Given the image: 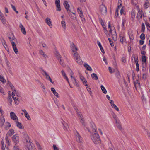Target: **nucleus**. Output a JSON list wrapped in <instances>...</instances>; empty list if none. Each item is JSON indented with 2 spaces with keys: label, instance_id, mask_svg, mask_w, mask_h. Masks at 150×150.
Instances as JSON below:
<instances>
[{
  "label": "nucleus",
  "instance_id": "1",
  "mask_svg": "<svg viewBox=\"0 0 150 150\" xmlns=\"http://www.w3.org/2000/svg\"><path fill=\"white\" fill-rule=\"evenodd\" d=\"M108 28L109 29V33H108V31L106 29V27H104V32L107 36H111L113 39L114 40H116L117 39V36L116 31L114 28L111 27L110 25V22H109L108 25Z\"/></svg>",
  "mask_w": 150,
  "mask_h": 150
},
{
  "label": "nucleus",
  "instance_id": "2",
  "mask_svg": "<svg viewBox=\"0 0 150 150\" xmlns=\"http://www.w3.org/2000/svg\"><path fill=\"white\" fill-rule=\"evenodd\" d=\"M94 130L91 136V139L95 144H99L100 142V140L99 135L95 129H94Z\"/></svg>",
  "mask_w": 150,
  "mask_h": 150
},
{
  "label": "nucleus",
  "instance_id": "3",
  "mask_svg": "<svg viewBox=\"0 0 150 150\" xmlns=\"http://www.w3.org/2000/svg\"><path fill=\"white\" fill-rule=\"evenodd\" d=\"M75 137L76 141L79 143H82L83 139L80 134L77 131L75 133Z\"/></svg>",
  "mask_w": 150,
  "mask_h": 150
},
{
  "label": "nucleus",
  "instance_id": "4",
  "mask_svg": "<svg viewBox=\"0 0 150 150\" xmlns=\"http://www.w3.org/2000/svg\"><path fill=\"white\" fill-rule=\"evenodd\" d=\"M100 11L101 13L103 15H105L107 13L106 8L105 6L102 5L100 6Z\"/></svg>",
  "mask_w": 150,
  "mask_h": 150
},
{
  "label": "nucleus",
  "instance_id": "5",
  "mask_svg": "<svg viewBox=\"0 0 150 150\" xmlns=\"http://www.w3.org/2000/svg\"><path fill=\"white\" fill-rule=\"evenodd\" d=\"M122 3L121 0H119L118 1L117 8L116 10V12L115 13V16H116L117 14V16L118 14V10L120 8L122 7Z\"/></svg>",
  "mask_w": 150,
  "mask_h": 150
},
{
  "label": "nucleus",
  "instance_id": "6",
  "mask_svg": "<svg viewBox=\"0 0 150 150\" xmlns=\"http://www.w3.org/2000/svg\"><path fill=\"white\" fill-rule=\"evenodd\" d=\"M11 43L13 49L15 52V53L16 54H17L18 52V51L17 48L16 47L15 44V43L14 42H13V40H11Z\"/></svg>",
  "mask_w": 150,
  "mask_h": 150
},
{
  "label": "nucleus",
  "instance_id": "7",
  "mask_svg": "<svg viewBox=\"0 0 150 150\" xmlns=\"http://www.w3.org/2000/svg\"><path fill=\"white\" fill-rule=\"evenodd\" d=\"M10 115L11 118L12 119L14 120L15 122L16 121H18V119L16 115L14 112H10Z\"/></svg>",
  "mask_w": 150,
  "mask_h": 150
},
{
  "label": "nucleus",
  "instance_id": "8",
  "mask_svg": "<svg viewBox=\"0 0 150 150\" xmlns=\"http://www.w3.org/2000/svg\"><path fill=\"white\" fill-rule=\"evenodd\" d=\"M71 47L73 53H78L77 52V51L78 50V49L77 47L75 46V45L73 43H72L71 44Z\"/></svg>",
  "mask_w": 150,
  "mask_h": 150
},
{
  "label": "nucleus",
  "instance_id": "9",
  "mask_svg": "<svg viewBox=\"0 0 150 150\" xmlns=\"http://www.w3.org/2000/svg\"><path fill=\"white\" fill-rule=\"evenodd\" d=\"M12 138L13 141L16 143L17 144L19 142V137L18 134H16L13 135Z\"/></svg>",
  "mask_w": 150,
  "mask_h": 150
},
{
  "label": "nucleus",
  "instance_id": "10",
  "mask_svg": "<svg viewBox=\"0 0 150 150\" xmlns=\"http://www.w3.org/2000/svg\"><path fill=\"white\" fill-rule=\"evenodd\" d=\"M25 137L27 138V139L25 140L27 144H26V146L27 148H28V147H29V145H32L31 143L30 142V139H29L28 136L26 134H25Z\"/></svg>",
  "mask_w": 150,
  "mask_h": 150
},
{
  "label": "nucleus",
  "instance_id": "11",
  "mask_svg": "<svg viewBox=\"0 0 150 150\" xmlns=\"http://www.w3.org/2000/svg\"><path fill=\"white\" fill-rule=\"evenodd\" d=\"M55 3L57 8V11H61V8L60 7V0H56Z\"/></svg>",
  "mask_w": 150,
  "mask_h": 150
},
{
  "label": "nucleus",
  "instance_id": "12",
  "mask_svg": "<svg viewBox=\"0 0 150 150\" xmlns=\"http://www.w3.org/2000/svg\"><path fill=\"white\" fill-rule=\"evenodd\" d=\"M116 120V126L117 128L120 131H122L123 130V129L122 127L121 124L120 122H118L117 119Z\"/></svg>",
  "mask_w": 150,
  "mask_h": 150
},
{
  "label": "nucleus",
  "instance_id": "13",
  "mask_svg": "<svg viewBox=\"0 0 150 150\" xmlns=\"http://www.w3.org/2000/svg\"><path fill=\"white\" fill-rule=\"evenodd\" d=\"M80 78L83 84L84 85L86 86H88V85L87 84V81L82 75H81L80 76Z\"/></svg>",
  "mask_w": 150,
  "mask_h": 150
},
{
  "label": "nucleus",
  "instance_id": "14",
  "mask_svg": "<svg viewBox=\"0 0 150 150\" xmlns=\"http://www.w3.org/2000/svg\"><path fill=\"white\" fill-rule=\"evenodd\" d=\"M78 115L80 119V121L82 123L83 125H85L84 120L83 118V116L81 114V113L79 112L78 113Z\"/></svg>",
  "mask_w": 150,
  "mask_h": 150
},
{
  "label": "nucleus",
  "instance_id": "15",
  "mask_svg": "<svg viewBox=\"0 0 150 150\" xmlns=\"http://www.w3.org/2000/svg\"><path fill=\"white\" fill-rule=\"evenodd\" d=\"M45 22L50 28H52V22L51 19L49 18H47L45 20Z\"/></svg>",
  "mask_w": 150,
  "mask_h": 150
},
{
  "label": "nucleus",
  "instance_id": "16",
  "mask_svg": "<svg viewBox=\"0 0 150 150\" xmlns=\"http://www.w3.org/2000/svg\"><path fill=\"white\" fill-rule=\"evenodd\" d=\"M19 27L21 28V30L22 33L25 35H26V32L25 30V28L21 23H20V24Z\"/></svg>",
  "mask_w": 150,
  "mask_h": 150
},
{
  "label": "nucleus",
  "instance_id": "17",
  "mask_svg": "<svg viewBox=\"0 0 150 150\" xmlns=\"http://www.w3.org/2000/svg\"><path fill=\"white\" fill-rule=\"evenodd\" d=\"M43 72L45 74V76H46V79L49 80L50 81L52 84L54 83V82L52 81L51 78L49 75L45 71H43Z\"/></svg>",
  "mask_w": 150,
  "mask_h": 150
},
{
  "label": "nucleus",
  "instance_id": "18",
  "mask_svg": "<svg viewBox=\"0 0 150 150\" xmlns=\"http://www.w3.org/2000/svg\"><path fill=\"white\" fill-rule=\"evenodd\" d=\"M21 111L24 112L25 117L28 120H30L31 119L30 116L26 110L25 109H23Z\"/></svg>",
  "mask_w": 150,
  "mask_h": 150
},
{
  "label": "nucleus",
  "instance_id": "19",
  "mask_svg": "<svg viewBox=\"0 0 150 150\" xmlns=\"http://www.w3.org/2000/svg\"><path fill=\"white\" fill-rule=\"evenodd\" d=\"M1 144L2 150H10L7 146H6V144H5L3 140L1 141Z\"/></svg>",
  "mask_w": 150,
  "mask_h": 150
},
{
  "label": "nucleus",
  "instance_id": "20",
  "mask_svg": "<svg viewBox=\"0 0 150 150\" xmlns=\"http://www.w3.org/2000/svg\"><path fill=\"white\" fill-rule=\"evenodd\" d=\"M77 11L79 15V16L83 18V15L81 8L80 7H78L77 8Z\"/></svg>",
  "mask_w": 150,
  "mask_h": 150
},
{
  "label": "nucleus",
  "instance_id": "21",
  "mask_svg": "<svg viewBox=\"0 0 150 150\" xmlns=\"http://www.w3.org/2000/svg\"><path fill=\"white\" fill-rule=\"evenodd\" d=\"M62 123L64 126L63 128L66 131H68L69 130V128L68 124L64 121L62 122Z\"/></svg>",
  "mask_w": 150,
  "mask_h": 150
},
{
  "label": "nucleus",
  "instance_id": "22",
  "mask_svg": "<svg viewBox=\"0 0 150 150\" xmlns=\"http://www.w3.org/2000/svg\"><path fill=\"white\" fill-rule=\"evenodd\" d=\"M144 16L143 14V12L142 11L139 10L137 14V17L139 19H141L142 17V16Z\"/></svg>",
  "mask_w": 150,
  "mask_h": 150
},
{
  "label": "nucleus",
  "instance_id": "23",
  "mask_svg": "<svg viewBox=\"0 0 150 150\" xmlns=\"http://www.w3.org/2000/svg\"><path fill=\"white\" fill-rule=\"evenodd\" d=\"M133 34V33L132 31L131 30H129V38L131 40H133L134 39Z\"/></svg>",
  "mask_w": 150,
  "mask_h": 150
},
{
  "label": "nucleus",
  "instance_id": "24",
  "mask_svg": "<svg viewBox=\"0 0 150 150\" xmlns=\"http://www.w3.org/2000/svg\"><path fill=\"white\" fill-rule=\"evenodd\" d=\"M120 42L122 43H123L126 41V39L124 35H120Z\"/></svg>",
  "mask_w": 150,
  "mask_h": 150
},
{
  "label": "nucleus",
  "instance_id": "25",
  "mask_svg": "<svg viewBox=\"0 0 150 150\" xmlns=\"http://www.w3.org/2000/svg\"><path fill=\"white\" fill-rule=\"evenodd\" d=\"M51 91L53 93V94L57 97H59L58 94V93L56 91L55 89L53 88L52 87L51 88Z\"/></svg>",
  "mask_w": 150,
  "mask_h": 150
},
{
  "label": "nucleus",
  "instance_id": "26",
  "mask_svg": "<svg viewBox=\"0 0 150 150\" xmlns=\"http://www.w3.org/2000/svg\"><path fill=\"white\" fill-rule=\"evenodd\" d=\"M64 5L67 11L69 10L70 6L67 2L64 1Z\"/></svg>",
  "mask_w": 150,
  "mask_h": 150
},
{
  "label": "nucleus",
  "instance_id": "27",
  "mask_svg": "<svg viewBox=\"0 0 150 150\" xmlns=\"http://www.w3.org/2000/svg\"><path fill=\"white\" fill-rule=\"evenodd\" d=\"M73 55L74 59L75 61L76 60L81 58L79 55L78 53H73Z\"/></svg>",
  "mask_w": 150,
  "mask_h": 150
},
{
  "label": "nucleus",
  "instance_id": "28",
  "mask_svg": "<svg viewBox=\"0 0 150 150\" xmlns=\"http://www.w3.org/2000/svg\"><path fill=\"white\" fill-rule=\"evenodd\" d=\"M14 133V130L13 129H10L7 133L6 135H9L11 136L13 135Z\"/></svg>",
  "mask_w": 150,
  "mask_h": 150
},
{
  "label": "nucleus",
  "instance_id": "29",
  "mask_svg": "<svg viewBox=\"0 0 150 150\" xmlns=\"http://www.w3.org/2000/svg\"><path fill=\"white\" fill-rule=\"evenodd\" d=\"M84 66L87 70L90 71H91L92 69L90 66L87 64H85Z\"/></svg>",
  "mask_w": 150,
  "mask_h": 150
},
{
  "label": "nucleus",
  "instance_id": "30",
  "mask_svg": "<svg viewBox=\"0 0 150 150\" xmlns=\"http://www.w3.org/2000/svg\"><path fill=\"white\" fill-rule=\"evenodd\" d=\"M91 76L92 79L94 80H97L98 79L97 75L94 73H92L91 75Z\"/></svg>",
  "mask_w": 150,
  "mask_h": 150
},
{
  "label": "nucleus",
  "instance_id": "31",
  "mask_svg": "<svg viewBox=\"0 0 150 150\" xmlns=\"http://www.w3.org/2000/svg\"><path fill=\"white\" fill-rule=\"evenodd\" d=\"M100 88L102 91V92L105 94H106L107 93V91L105 87L102 85L100 86Z\"/></svg>",
  "mask_w": 150,
  "mask_h": 150
},
{
  "label": "nucleus",
  "instance_id": "32",
  "mask_svg": "<svg viewBox=\"0 0 150 150\" xmlns=\"http://www.w3.org/2000/svg\"><path fill=\"white\" fill-rule=\"evenodd\" d=\"M15 122H16V125L17 127L20 129L23 128V127L22 124L21 123L18 122V121H16Z\"/></svg>",
  "mask_w": 150,
  "mask_h": 150
},
{
  "label": "nucleus",
  "instance_id": "33",
  "mask_svg": "<svg viewBox=\"0 0 150 150\" xmlns=\"http://www.w3.org/2000/svg\"><path fill=\"white\" fill-rule=\"evenodd\" d=\"M61 24L62 27L63 28L64 30H65L66 28V24L65 21L62 20L61 22Z\"/></svg>",
  "mask_w": 150,
  "mask_h": 150
},
{
  "label": "nucleus",
  "instance_id": "34",
  "mask_svg": "<svg viewBox=\"0 0 150 150\" xmlns=\"http://www.w3.org/2000/svg\"><path fill=\"white\" fill-rule=\"evenodd\" d=\"M10 127L11 124L9 122H7L5 123V128L6 129H8Z\"/></svg>",
  "mask_w": 150,
  "mask_h": 150
},
{
  "label": "nucleus",
  "instance_id": "35",
  "mask_svg": "<svg viewBox=\"0 0 150 150\" xmlns=\"http://www.w3.org/2000/svg\"><path fill=\"white\" fill-rule=\"evenodd\" d=\"M76 62L78 64L81 65L83 64V62L81 59V58H80L76 60Z\"/></svg>",
  "mask_w": 150,
  "mask_h": 150
},
{
  "label": "nucleus",
  "instance_id": "36",
  "mask_svg": "<svg viewBox=\"0 0 150 150\" xmlns=\"http://www.w3.org/2000/svg\"><path fill=\"white\" fill-rule=\"evenodd\" d=\"M0 20L3 24H5L6 23V21L3 16L0 17Z\"/></svg>",
  "mask_w": 150,
  "mask_h": 150
},
{
  "label": "nucleus",
  "instance_id": "37",
  "mask_svg": "<svg viewBox=\"0 0 150 150\" xmlns=\"http://www.w3.org/2000/svg\"><path fill=\"white\" fill-rule=\"evenodd\" d=\"M149 6V4L148 1H146L144 4V8H147Z\"/></svg>",
  "mask_w": 150,
  "mask_h": 150
},
{
  "label": "nucleus",
  "instance_id": "38",
  "mask_svg": "<svg viewBox=\"0 0 150 150\" xmlns=\"http://www.w3.org/2000/svg\"><path fill=\"white\" fill-rule=\"evenodd\" d=\"M5 122V119L3 117H1L0 123L1 125H3Z\"/></svg>",
  "mask_w": 150,
  "mask_h": 150
},
{
  "label": "nucleus",
  "instance_id": "39",
  "mask_svg": "<svg viewBox=\"0 0 150 150\" xmlns=\"http://www.w3.org/2000/svg\"><path fill=\"white\" fill-rule=\"evenodd\" d=\"M135 16V12L133 10L132 11L131 13V17L133 19Z\"/></svg>",
  "mask_w": 150,
  "mask_h": 150
},
{
  "label": "nucleus",
  "instance_id": "40",
  "mask_svg": "<svg viewBox=\"0 0 150 150\" xmlns=\"http://www.w3.org/2000/svg\"><path fill=\"white\" fill-rule=\"evenodd\" d=\"M146 57L145 56H142V63H144L146 62Z\"/></svg>",
  "mask_w": 150,
  "mask_h": 150
},
{
  "label": "nucleus",
  "instance_id": "41",
  "mask_svg": "<svg viewBox=\"0 0 150 150\" xmlns=\"http://www.w3.org/2000/svg\"><path fill=\"white\" fill-rule=\"evenodd\" d=\"M40 54L42 55L43 56L45 57H47V55L42 50H40Z\"/></svg>",
  "mask_w": 150,
  "mask_h": 150
},
{
  "label": "nucleus",
  "instance_id": "42",
  "mask_svg": "<svg viewBox=\"0 0 150 150\" xmlns=\"http://www.w3.org/2000/svg\"><path fill=\"white\" fill-rule=\"evenodd\" d=\"M16 94V91L15 90H14V91H12L11 95L13 98H14V96H15V94Z\"/></svg>",
  "mask_w": 150,
  "mask_h": 150
},
{
  "label": "nucleus",
  "instance_id": "43",
  "mask_svg": "<svg viewBox=\"0 0 150 150\" xmlns=\"http://www.w3.org/2000/svg\"><path fill=\"white\" fill-rule=\"evenodd\" d=\"M13 99L14 100L15 103L16 104L18 105V100L17 98L15 97L13 98Z\"/></svg>",
  "mask_w": 150,
  "mask_h": 150
},
{
  "label": "nucleus",
  "instance_id": "44",
  "mask_svg": "<svg viewBox=\"0 0 150 150\" xmlns=\"http://www.w3.org/2000/svg\"><path fill=\"white\" fill-rule=\"evenodd\" d=\"M0 80L3 83L6 82V80L3 78V77L0 75Z\"/></svg>",
  "mask_w": 150,
  "mask_h": 150
},
{
  "label": "nucleus",
  "instance_id": "45",
  "mask_svg": "<svg viewBox=\"0 0 150 150\" xmlns=\"http://www.w3.org/2000/svg\"><path fill=\"white\" fill-rule=\"evenodd\" d=\"M71 77V79H73L74 81H75V78L74 77L73 73L71 71V72L70 73Z\"/></svg>",
  "mask_w": 150,
  "mask_h": 150
},
{
  "label": "nucleus",
  "instance_id": "46",
  "mask_svg": "<svg viewBox=\"0 0 150 150\" xmlns=\"http://www.w3.org/2000/svg\"><path fill=\"white\" fill-rule=\"evenodd\" d=\"M28 150H34V147L32 146V145H29L27 148Z\"/></svg>",
  "mask_w": 150,
  "mask_h": 150
},
{
  "label": "nucleus",
  "instance_id": "47",
  "mask_svg": "<svg viewBox=\"0 0 150 150\" xmlns=\"http://www.w3.org/2000/svg\"><path fill=\"white\" fill-rule=\"evenodd\" d=\"M100 21L103 28H104V27H106L104 25V23L103 22V20L101 19L100 20Z\"/></svg>",
  "mask_w": 150,
  "mask_h": 150
},
{
  "label": "nucleus",
  "instance_id": "48",
  "mask_svg": "<svg viewBox=\"0 0 150 150\" xmlns=\"http://www.w3.org/2000/svg\"><path fill=\"white\" fill-rule=\"evenodd\" d=\"M112 107L116 110L117 111H119V108L116 106V105L115 104L112 106Z\"/></svg>",
  "mask_w": 150,
  "mask_h": 150
},
{
  "label": "nucleus",
  "instance_id": "49",
  "mask_svg": "<svg viewBox=\"0 0 150 150\" xmlns=\"http://www.w3.org/2000/svg\"><path fill=\"white\" fill-rule=\"evenodd\" d=\"M145 38V35L144 33H142L140 36V38L142 40H144Z\"/></svg>",
  "mask_w": 150,
  "mask_h": 150
},
{
  "label": "nucleus",
  "instance_id": "50",
  "mask_svg": "<svg viewBox=\"0 0 150 150\" xmlns=\"http://www.w3.org/2000/svg\"><path fill=\"white\" fill-rule=\"evenodd\" d=\"M53 147L54 150H59V148L55 144L53 145Z\"/></svg>",
  "mask_w": 150,
  "mask_h": 150
},
{
  "label": "nucleus",
  "instance_id": "51",
  "mask_svg": "<svg viewBox=\"0 0 150 150\" xmlns=\"http://www.w3.org/2000/svg\"><path fill=\"white\" fill-rule=\"evenodd\" d=\"M120 13L121 15L124 14V9L123 7H122L121 8L120 10Z\"/></svg>",
  "mask_w": 150,
  "mask_h": 150
},
{
  "label": "nucleus",
  "instance_id": "52",
  "mask_svg": "<svg viewBox=\"0 0 150 150\" xmlns=\"http://www.w3.org/2000/svg\"><path fill=\"white\" fill-rule=\"evenodd\" d=\"M145 29L144 24V23H142V32H144Z\"/></svg>",
  "mask_w": 150,
  "mask_h": 150
},
{
  "label": "nucleus",
  "instance_id": "53",
  "mask_svg": "<svg viewBox=\"0 0 150 150\" xmlns=\"http://www.w3.org/2000/svg\"><path fill=\"white\" fill-rule=\"evenodd\" d=\"M136 70L137 71H138L139 70V67L138 62H137L136 64Z\"/></svg>",
  "mask_w": 150,
  "mask_h": 150
},
{
  "label": "nucleus",
  "instance_id": "54",
  "mask_svg": "<svg viewBox=\"0 0 150 150\" xmlns=\"http://www.w3.org/2000/svg\"><path fill=\"white\" fill-rule=\"evenodd\" d=\"M108 69L109 71V72L110 73H112L114 72V70H112L110 67H109L108 68Z\"/></svg>",
  "mask_w": 150,
  "mask_h": 150
},
{
  "label": "nucleus",
  "instance_id": "55",
  "mask_svg": "<svg viewBox=\"0 0 150 150\" xmlns=\"http://www.w3.org/2000/svg\"><path fill=\"white\" fill-rule=\"evenodd\" d=\"M86 88L87 89V91L89 92V93L91 94L92 93V92L91 91V88L90 87H88V86H86Z\"/></svg>",
  "mask_w": 150,
  "mask_h": 150
},
{
  "label": "nucleus",
  "instance_id": "56",
  "mask_svg": "<svg viewBox=\"0 0 150 150\" xmlns=\"http://www.w3.org/2000/svg\"><path fill=\"white\" fill-rule=\"evenodd\" d=\"M136 84H138L139 85V86H140V82H139V79L137 80L135 82H134V85L135 86Z\"/></svg>",
  "mask_w": 150,
  "mask_h": 150
},
{
  "label": "nucleus",
  "instance_id": "57",
  "mask_svg": "<svg viewBox=\"0 0 150 150\" xmlns=\"http://www.w3.org/2000/svg\"><path fill=\"white\" fill-rule=\"evenodd\" d=\"M5 139H6V142L7 143L8 145V146L9 145V140H8V137H7V136H6V137Z\"/></svg>",
  "mask_w": 150,
  "mask_h": 150
},
{
  "label": "nucleus",
  "instance_id": "58",
  "mask_svg": "<svg viewBox=\"0 0 150 150\" xmlns=\"http://www.w3.org/2000/svg\"><path fill=\"white\" fill-rule=\"evenodd\" d=\"M59 62H60L61 65H62V66L64 67V62L62 61L61 59H59Z\"/></svg>",
  "mask_w": 150,
  "mask_h": 150
},
{
  "label": "nucleus",
  "instance_id": "59",
  "mask_svg": "<svg viewBox=\"0 0 150 150\" xmlns=\"http://www.w3.org/2000/svg\"><path fill=\"white\" fill-rule=\"evenodd\" d=\"M122 62L125 63L126 62V58L125 57H123L122 58Z\"/></svg>",
  "mask_w": 150,
  "mask_h": 150
},
{
  "label": "nucleus",
  "instance_id": "60",
  "mask_svg": "<svg viewBox=\"0 0 150 150\" xmlns=\"http://www.w3.org/2000/svg\"><path fill=\"white\" fill-rule=\"evenodd\" d=\"M110 104L112 107L113 106V105H115L114 103V102L113 100H110Z\"/></svg>",
  "mask_w": 150,
  "mask_h": 150
},
{
  "label": "nucleus",
  "instance_id": "61",
  "mask_svg": "<svg viewBox=\"0 0 150 150\" xmlns=\"http://www.w3.org/2000/svg\"><path fill=\"white\" fill-rule=\"evenodd\" d=\"M61 72L62 73V75L64 77H65L66 76V74L65 73L64 71L63 70H62V71H61Z\"/></svg>",
  "mask_w": 150,
  "mask_h": 150
},
{
  "label": "nucleus",
  "instance_id": "62",
  "mask_svg": "<svg viewBox=\"0 0 150 150\" xmlns=\"http://www.w3.org/2000/svg\"><path fill=\"white\" fill-rule=\"evenodd\" d=\"M145 24L146 27L150 28V24L149 23L147 22H145Z\"/></svg>",
  "mask_w": 150,
  "mask_h": 150
},
{
  "label": "nucleus",
  "instance_id": "63",
  "mask_svg": "<svg viewBox=\"0 0 150 150\" xmlns=\"http://www.w3.org/2000/svg\"><path fill=\"white\" fill-rule=\"evenodd\" d=\"M142 78L144 80H145L146 79V75L145 74H143Z\"/></svg>",
  "mask_w": 150,
  "mask_h": 150
},
{
  "label": "nucleus",
  "instance_id": "64",
  "mask_svg": "<svg viewBox=\"0 0 150 150\" xmlns=\"http://www.w3.org/2000/svg\"><path fill=\"white\" fill-rule=\"evenodd\" d=\"M134 61H135V62L136 63H137V62H138V59L137 57H134Z\"/></svg>",
  "mask_w": 150,
  "mask_h": 150
}]
</instances>
